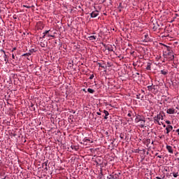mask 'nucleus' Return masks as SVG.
I'll use <instances>...</instances> for the list:
<instances>
[{"label": "nucleus", "instance_id": "f257e3e1", "mask_svg": "<svg viewBox=\"0 0 179 179\" xmlns=\"http://www.w3.org/2000/svg\"><path fill=\"white\" fill-rule=\"evenodd\" d=\"M163 120H164V113H159L154 117V122L158 125H163V122H162Z\"/></svg>", "mask_w": 179, "mask_h": 179}, {"label": "nucleus", "instance_id": "f03ea898", "mask_svg": "<svg viewBox=\"0 0 179 179\" xmlns=\"http://www.w3.org/2000/svg\"><path fill=\"white\" fill-rule=\"evenodd\" d=\"M120 176H121V173L117 172L112 175L108 176L107 179H120Z\"/></svg>", "mask_w": 179, "mask_h": 179}, {"label": "nucleus", "instance_id": "7ed1b4c3", "mask_svg": "<svg viewBox=\"0 0 179 179\" xmlns=\"http://www.w3.org/2000/svg\"><path fill=\"white\" fill-rule=\"evenodd\" d=\"M145 116L141 115L139 114H136L135 122L136 124H139V122L145 120Z\"/></svg>", "mask_w": 179, "mask_h": 179}, {"label": "nucleus", "instance_id": "20e7f679", "mask_svg": "<svg viewBox=\"0 0 179 179\" xmlns=\"http://www.w3.org/2000/svg\"><path fill=\"white\" fill-rule=\"evenodd\" d=\"M83 144L84 145H90V143H93V141L89 138H87V137H85L83 140Z\"/></svg>", "mask_w": 179, "mask_h": 179}, {"label": "nucleus", "instance_id": "39448f33", "mask_svg": "<svg viewBox=\"0 0 179 179\" xmlns=\"http://www.w3.org/2000/svg\"><path fill=\"white\" fill-rule=\"evenodd\" d=\"M167 114H176L177 113V110H176V109L171 108L167 109L166 110Z\"/></svg>", "mask_w": 179, "mask_h": 179}, {"label": "nucleus", "instance_id": "423d86ee", "mask_svg": "<svg viewBox=\"0 0 179 179\" xmlns=\"http://www.w3.org/2000/svg\"><path fill=\"white\" fill-rule=\"evenodd\" d=\"M166 134L169 136V134H170V132H171V131H173V126L171 125H168L166 127Z\"/></svg>", "mask_w": 179, "mask_h": 179}, {"label": "nucleus", "instance_id": "0eeeda50", "mask_svg": "<svg viewBox=\"0 0 179 179\" xmlns=\"http://www.w3.org/2000/svg\"><path fill=\"white\" fill-rule=\"evenodd\" d=\"M145 122H146V118H144L142 121L140 122L139 127L146 128V126H145Z\"/></svg>", "mask_w": 179, "mask_h": 179}, {"label": "nucleus", "instance_id": "6e6552de", "mask_svg": "<svg viewBox=\"0 0 179 179\" xmlns=\"http://www.w3.org/2000/svg\"><path fill=\"white\" fill-rule=\"evenodd\" d=\"M88 38L90 41H92V43H94V41L97 40V36L92 35V36H88Z\"/></svg>", "mask_w": 179, "mask_h": 179}, {"label": "nucleus", "instance_id": "1a4fd4ad", "mask_svg": "<svg viewBox=\"0 0 179 179\" xmlns=\"http://www.w3.org/2000/svg\"><path fill=\"white\" fill-rule=\"evenodd\" d=\"M98 15H99V10H94L90 13L91 17H97Z\"/></svg>", "mask_w": 179, "mask_h": 179}, {"label": "nucleus", "instance_id": "9d476101", "mask_svg": "<svg viewBox=\"0 0 179 179\" xmlns=\"http://www.w3.org/2000/svg\"><path fill=\"white\" fill-rule=\"evenodd\" d=\"M103 113L105 114V116L103 117L104 120H108V116L110 115L108 111L104 110Z\"/></svg>", "mask_w": 179, "mask_h": 179}, {"label": "nucleus", "instance_id": "9b49d317", "mask_svg": "<svg viewBox=\"0 0 179 179\" xmlns=\"http://www.w3.org/2000/svg\"><path fill=\"white\" fill-rule=\"evenodd\" d=\"M166 149H167L169 153H171V154L173 153V147H171V145H166Z\"/></svg>", "mask_w": 179, "mask_h": 179}, {"label": "nucleus", "instance_id": "f8f14e48", "mask_svg": "<svg viewBox=\"0 0 179 179\" xmlns=\"http://www.w3.org/2000/svg\"><path fill=\"white\" fill-rule=\"evenodd\" d=\"M146 69L147 71H152V63H147Z\"/></svg>", "mask_w": 179, "mask_h": 179}, {"label": "nucleus", "instance_id": "ddd939ff", "mask_svg": "<svg viewBox=\"0 0 179 179\" xmlns=\"http://www.w3.org/2000/svg\"><path fill=\"white\" fill-rule=\"evenodd\" d=\"M168 55L169 57V61H173V59H174V55L171 52H168Z\"/></svg>", "mask_w": 179, "mask_h": 179}, {"label": "nucleus", "instance_id": "4468645a", "mask_svg": "<svg viewBox=\"0 0 179 179\" xmlns=\"http://www.w3.org/2000/svg\"><path fill=\"white\" fill-rule=\"evenodd\" d=\"M3 58L6 64H8V62H9V59L8 58V56L6 55H3Z\"/></svg>", "mask_w": 179, "mask_h": 179}, {"label": "nucleus", "instance_id": "2eb2a0df", "mask_svg": "<svg viewBox=\"0 0 179 179\" xmlns=\"http://www.w3.org/2000/svg\"><path fill=\"white\" fill-rule=\"evenodd\" d=\"M50 31H51V30H48L45 31V32L43 33V36H42V38H45V36H47V34H48V33H50Z\"/></svg>", "mask_w": 179, "mask_h": 179}, {"label": "nucleus", "instance_id": "dca6fc26", "mask_svg": "<svg viewBox=\"0 0 179 179\" xmlns=\"http://www.w3.org/2000/svg\"><path fill=\"white\" fill-rule=\"evenodd\" d=\"M48 164V163H47V162H45L42 164L43 168L44 169V170H46V171L48 170V168L47 167Z\"/></svg>", "mask_w": 179, "mask_h": 179}, {"label": "nucleus", "instance_id": "f3484780", "mask_svg": "<svg viewBox=\"0 0 179 179\" xmlns=\"http://www.w3.org/2000/svg\"><path fill=\"white\" fill-rule=\"evenodd\" d=\"M87 92L90 93L91 94H93V93H94V90H93L92 88H88L87 89Z\"/></svg>", "mask_w": 179, "mask_h": 179}, {"label": "nucleus", "instance_id": "a211bd4d", "mask_svg": "<svg viewBox=\"0 0 179 179\" xmlns=\"http://www.w3.org/2000/svg\"><path fill=\"white\" fill-rule=\"evenodd\" d=\"M144 37H145V41H149V35L148 34H145V35H144Z\"/></svg>", "mask_w": 179, "mask_h": 179}, {"label": "nucleus", "instance_id": "6ab92c4d", "mask_svg": "<svg viewBox=\"0 0 179 179\" xmlns=\"http://www.w3.org/2000/svg\"><path fill=\"white\" fill-rule=\"evenodd\" d=\"M30 55H31V54L30 52H28L23 54L22 57H30Z\"/></svg>", "mask_w": 179, "mask_h": 179}, {"label": "nucleus", "instance_id": "aec40b11", "mask_svg": "<svg viewBox=\"0 0 179 179\" xmlns=\"http://www.w3.org/2000/svg\"><path fill=\"white\" fill-rule=\"evenodd\" d=\"M152 85H148L147 87H148V90H149V92H152V90L153 89V87H152Z\"/></svg>", "mask_w": 179, "mask_h": 179}, {"label": "nucleus", "instance_id": "412c9836", "mask_svg": "<svg viewBox=\"0 0 179 179\" xmlns=\"http://www.w3.org/2000/svg\"><path fill=\"white\" fill-rule=\"evenodd\" d=\"M173 176L174 178H177L178 177V173H173Z\"/></svg>", "mask_w": 179, "mask_h": 179}, {"label": "nucleus", "instance_id": "4be33fe9", "mask_svg": "<svg viewBox=\"0 0 179 179\" xmlns=\"http://www.w3.org/2000/svg\"><path fill=\"white\" fill-rule=\"evenodd\" d=\"M161 73H162V75H167V71H166L164 70H161Z\"/></svg>", "mask_w": 179, "mask_h": 179}, {"label": "nucleus", "instance_id": "5701e85b", "mask_svg": "<svg viewBox=\"0 0 179 179\" xmlns=\"http://www.w3.org/2000/svg\"><path fill=\"white\" fill-rule=\"evenodd\" d=\"M46 36H47L48 37H52L53 38H54V37H55V35H51V34H50V32L48 33V34H46Z\"/></svg>", "mask_w": 179, "mask_h": 179}, {"label": "nucleus", "instance_id": "b1692460", "mask_svg": "<svg viewBox=\"0 0 179 179\" xmlns=\"http://www.w3.org/2000/svg\"><path fill=\"white\" fill-rule=\"evenodd\" d=\"M166 124H167L168 125H171V122L170 120H166L165 121Z\"/></svg>", "mask_w": 179, "mask_h": 179}, {"label": "nucleus", "instance_id": "393cba45", "mask_svg": "<svg viewBox=\"0 0 179 179\" xmlns=\"http://www.w3.org/2000/svg\"><path fill=\"white\" fill-rule=\"evenodd\" d=\"M99 67L103 68V69H106V66H103L101 64H99Z\"/></svg>", "mask_w": 179, "mask_h": 179}, {"label": "nucleus", "instance_id": "a878e982", "mask_svg": "<svg viewBox=\"0 0 179 179\" xmlns=\"http://www.w3.org/2000/svg\"><path fill=\"white\" fill-rule=\"evenodd\" d=\"M13 19H14L15 20H16V19H17V15H14L13 16Z\"/></svg>", "mask_w": 179, "mask_h": 179}, {"label": "nucleus", "instance_id": "bb28decb", "mask_svg": "<svg viewBox=\"0 0 179 179\" xmlns=\"http://www.w3.org/2000/svg\"><path fill=\"white\" fill-rule=\"evenodd\" d=\"M13 51H16V47L13 48L11 50V52H13Z\"/></svg>", "mask_w": 179, "mask_h": 179}, {"label": "nucleus", "instance_id": "cd10ccee", "mask_svg": "<svg viewBox=\"0 0 179 179\" xmlns=\"http://www.w3.org/2000/svg\"><path fill=\"white\" fill-rule=\"evenodd\" d=\"M93 78H94V75L93 74L90 76V79H93Z\"/></svg>", "mask_w": 179, "mask_h": 179}, {"label": "nucleus", "instance_id": "c85d7f7f", "mask_svg": "<svg viewBox=\"0 0 179 179\" xmlns=\"http://www.w3.org/2000/svg\"><path fill=\"white\" fill-rule=\"evenodd\" d=\"M152 29H153L154 31H156L157 30V27H154Z\"/></svg>", "mask_w": 179, "mask_h": 179}, {"label": "nucleus", "instance_id": "c756f323", "mask_svg": "<svg viewBox=\"0 0 179 179\" xmlns=\"http://www.w3.org/2000/svg\"><path fill=\"white\" fill-rule=\"evenodd\" d=\"M135 153H139V150H134Z\"/></svg>", "mask_w": 179, "mask_h": 179}, {"label": "nucleus", "instance_id": "7c9ffc66", "mask_svg": "<svg viewBox=\"0 0 179 179\" xmlns=\"http://www.w3.org/2000/svg\"><path fill=\"white\" fill-rule=\"evenodd\" d=\"M96 114H97V115H101V113H100V112H96Z\"/></svg>", "mask_w": 179, "mask_h": 179}, {"label": "nucleus", "instance_id": "2f4dec72", "mask_svg": "<svg viewBox=\"0 0 179 179\" xmlns=\"http://www.w3.org/2000/svg\"><path fill=\"white\" fill-rule=\"evenodd\" d=\"M176 132H177V133H178V135H179V129H177L176 130Z\"/></svg>", "mask_w": 179, "mask_h": 179}, {"label": "nucleus", "instance_id": "473e14b6", "mask_svg": "<svg viewBox=\"0 0 179 179\" xmlns=\"http://www.w3.org/2000/svg\"><path fill=\"white\" fill-rule=\"evenodd\" d=\"M24 6V8H30V6Z\"/></svg>", "mask_w": 179, "mask_h": 179}, {"label": "nucleus", "instance_id": "72a5a7b5", "mask_svg": "<svg viewBox=\"0 0 179 179\" xmlns=\"http://www.w3.org/2000/svg\"><path fill=\"white\" fill-rule=\"evenodd\" d=\"M71 149L74 150L75 149V145H71Z\"/></svg>", "mask_w": 179, "mask_h": 179}, {"label": "nucleus", "instance_id": "f704fd0d", "mask_svg": "<svg viewBox=\"0 0 179 179\" xmlns=\"http://www.w3.org/2000/svg\"><path fill=\"white\" fill-rule=\"evenodd\" d=\"M2 52L3 53V55H6V52H5V50H2Z\"/></svg>", "mask_w": 179, "mask_h": 179}, {"label": "nucleus", "instance_id": "c9c22d12", "mask_svg": "<svg viewBox=\"0 0 179 179\" xmlns=\"http://www.w3.org/2000/svg\"><path fill=\"white\" fill-rule=\"evenodd\" d=\"M12 58H13V59H15V55L14 54L12 55Z\"/></svg>", "mask_w": 179, "mask_h": 179}, {"label": "nucleus", "instance_id": "e433bc0d", "mask_svg": "<svg viewBox=\"0 0 179 179\" xmlns=\"http://www.w3.org/2000/svg\"><path fill=\"white\" fill-rule=\"evenodd\" d=\"M156 179H163V178H160V177H159V176H157V177H156Z\"/></svg>", "mask_w": 179, "mask_h": 179}, {"label": "nucleus", "instance_id": "4c0bfd02", "mask_svg": "<svg viewBox=\"0 0 179 179\" xmlns=\"http://www.w3.org/2000/svg\"><path fill=\"white\" fill-rule=\"evenodd\" d=\"M157 157H158L159 159H162V155H158Z\"/></svg>", "mask_w": 179, "mask_h": 179}, {"label": "nucleus", "instance_id": "58836bf2", "mask_svg": "<svg viewBox=\"0 0 179 179\" xmlns=\"http://www.w3.org/2000/svg\"><path fill=\"white\" fill-rule=\"evenodd\" d=\"M41 47L44 48V47H45V45L43 44V45H41Z\"/></svg>", "mask_w": 179, "mask_h": 179}, {"label": "nucleus", "instance_id": "ea45409f", "mask_svg": "<svg viewBox=\"0 0 179 179\" xmlns=\"http://www.w3.org/2000/svg\"><path fill=\"white\" fill-rule=\"evenodd\" d=\"M128 117H131V113H128Z\"/></svg>", "mask_w": 179, "mask_h": 179}, {"label": "nucleus", "instance_id": "a19ab883", "mask_svg": "<svg viewBox=\"0 0 179 179\" xmlns=\"http://www.w3.org/2000/svg\"><path fill=\"white\" fill-rule=\"evenodd\" d=\"M163 125V127H164V128H166V124H162Z\"/></svg>", "mask_w": 179, "mask_h": 179}, {"label": "nucleus", "instance_id": "79ce46f5", "mask_svg": "<svg viewBox=\"0 0 179 179\" xmlns=\"http://www.w3.org/2000/svg\"><path fill=\"white\" fill-rule=\"evenodd\" d=\"M164 47H166V48H167V49H169V47H167V45H164Z\"/></svg>", "mask_w": 179, "mask_h": 179}, {"label": "nucleus", "instance_id": "37998d69", "mask_svg": "<svg viewBox=\"0 0 179 179\" xmlns=\"http://www.w3.org/2000/svg\"><path fill=\"white\" fill-rule=\"evenodd\" d=\"M136 75H139V73H136Z\"/></svg>", "mask_w": 179, "mask_h": 179}, {"label": "nucleus", "instance_id": "c03bdc74", "mask_svg": "<svg viewBox=\"0 0 179 179\" xmlns=\"http://www.w3.org/2000/svg\"><path fill=\"white\" fill-rule=\"evenodd\" d=\"M176 109L178 110V107H176Z\"/></svg>", "mask_w": 179, "mask_h": 179}, {"label": "nucleus", "instance_id": "a18cd8bd", "mask_svg": "<svg viewBox=\"0 0 179 179\" xmlns=\"http://www.w3.org/2000/svg\"><path fill=\"white\" fill-rule=\"evenodd\" d=\"M158 153H156V156H157Z\"/></svg>", "mask_w": 179, "mask_h": 179}, {"label": "nucleus", "instance_id": "49530a36", "mask_svg": "<svg viewBox=\"0 0 179 179\" xmlns=\"http://www.w3.org/2000/svg\"><path fill=\"white\" fill-rule=\"evenodd\" d=\"M152 144H153V141L152 142Z\"/></svg>", "mask_w": 179, "mask_h": 179}]
</instances>
